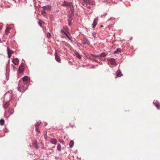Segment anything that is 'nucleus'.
<instances>
[{"mask_svg":"<svg viewBox=\"0 0 160 160\" xmlns=\"http://www.w3.org/2000/svg\"><path fill=\"white\" fill-rule=\"evenodd\" d=\"M94 3L93 0H82V5L88 8H90V5H93Z\"/></svg>","mask_w":160,"mask_h":160,"instance_id":"obj_1","label":"nucleus"},{"mask_svg":"<svg viewBox=\"0 0 160 160\" xmlns=\"http://www.w3.org/2000/svg\"><path fill=\"white\" fill-rule=\"evenodd\" d=\"M27 86V85H26ZM27 88V86H24L23 85H19L18 87V90L21 92H24Z\"/></svg>","mask_w":160,"mask_h":160,"instance_id":"obj_2","label":"nucleus"},{"mask_svg":"<svg viewBox=\"0 0 160 160\" xmlns=\"http://www.w3.org/2000/svg\"><path fill=\"white\" fill-rule=\"evenodd\" d=\"M72 3L71 2H67L66 1H63L61 5L64 7H70L72 5Z\"/></svg>","mask_w":160,"mask_h":160,"instance_id":"obj_3","label":"nucleus"},{"mask_svg":"<svg viewBox=\"0 0 160 160\" xmlns=\"http://www.w3.org/2000/svg\"><path fill=\"white\" fill-rule=\"evenodd\" d=\"M108 62L112 65H115L116 64L115 60L113 58H111L108 59Z\"/></svg>","mask_w":160,"mask_h":160,"instance_id":"obj_4","label":"nucleus"},{"mask_svg":"<svg viewBox=\"0 0 160 160\" xmlns=\"http://www.w3.org/2000/svg\"><path fill=\"white\" fill-rule=\"evenodd\" d=\"M41 123V122H38L35 124V127L36 128V131L37 132H39V133L40 132V131L39 130V126Z\"/></svg>","mask_w":160,"mask_h":160,"instance_id":"obj_5","label":"nucleus"},{"mask_svg":"<svg viewBox=\"0 0 160 160\" xmlns=\"http://www.w3.org/2000/svg\"><path fill=\"white\" fill-rule=\"evenodd\" d=\"M24 67L23 64L22 63L21 65L19 66V72L21 73H22L24 70Z\"/></svg>","mask_w":160,"mask_h":160,"instance_id":"obj_6","label":"nucleus"},{"mask_svg":"<svg viewBox=\"0 0 160 160\" xmlns=\"http://www.w3.org/2000/svg\"><path fill=\"white\" fill-rule=\"evenodd\" d=\"M55 59L58 62H61V59L60 57L58 55L57 52H56L55 53Z\"/></svg>","mask_w":160,"mask_h":160,"instance_id":"obj_7","label":"nucleus"},{"mask_svg":"<svg viewBox=\"0 0 160 160\" xmlns=\"http://www.w3.org/2000/svg\"><path fill=\"white\" fill-rule=\"evenodd\" d=\"M7 49L8 56V57L10 58L11 55L14 53V52L12 50H10L8 47L7 48Z\"/></svg>","mask_w":160,"mask_h":160,"instance_id":"obj_8","label":"nucleus"},{"mask_svg":"<svg viewBox=\"0 0 160 160\" xmlns=\"http://www.w3.org/2000/svg\"><path fill=\"white\" fill-rule=\"evenodd\" d=\"M12 95L10 93H7L4 95L5 98H9V101L12 98Z\"/></svg>","mask_w":160,"mask_h":160,"instance_id":"obj_9","label":"nucleus"},{"mask_svg":"<svg viewBox=\"0 0 160 160\" xmlns=\"http://www.w3.org/2000/svg\"><path fill=\"white\" fill-rule=\"evenodd\" d=\"M153 103L158 109H160V103L157 101H154Z\"/></svg>","mask_w":160,"mask_h":160,"instance_id":"obj_10","label":"nucleus"},{"mask_svg":"<svg viewBox=\"0 0 160 160\" xmlns=\"http://www.w3.org/2000/svg\"><path fill=\"white\" fill-rule=\"evenodd\" d=\"M98 19L97 18L94 19L93 23L92 24V27L93 28H94L95 27L96 25L97 24L98 22Z\"/></svg>","mask_w":160,"mask_h":160,"instance_id":"obj_11","label":"nucleus"},{"mask_svg":"<svg viewBox=\"0 0 160 160\" xmlns=\"http://www.w3.org/2000/svg\"><path fill=\"white\" fill-rule=\"evenodd\" d=\"M70 8V12L71 13V14L72 16L74 15V8L73 5L72 4V5L70 7H69Z\"/></svg>","mask_w":160,"mask_h":160,"instance_id":"obj_12","label":"nucleus"},{"mask_svg":"<svg viewBox=\"0 0 160 160\" xmlns=\"http://www.w3.org/2000/svg\"><path fill=\"white\" fill-rule=\"evenodd\" d=\"M12 61L13 63L15 65H18V64L19 62L18 59L17 58H15L13 59Z\"/></svg>","mask_w":160,"mask_h":160,"instance_id":"obj_13","label":"nucleus"},{"mask_svg":"<svg viewBox=\"0 0 160 160\" xmlns=\"http://www.w3.org/2000/svg\"><path fill=\"white\" fill-rule=\"evenodd\" d=\"M50 142L52 144L56 145L57 144V141L56 139L52 138L51 139Z\"/></svg>","mask_w":160,"mask_h":160,"instance_id":"obj_14","label":"nucleus"},{"mask_svg":"<svg viewBox=\"0 0 160 160\" xmlns=\"http://www.w3.org/2000/svg\"><path fill=\"white\" fill-rule=\"evenodd\" d=\"M117 76L118 77H120L121 76H122V74L120 70L119 69L117 71Z\"/></svg>","mask_w":160,"mask_h":160,"instance_id":"obj_15","label":"nucleus"},{"mask_svg":"<svg viewBox=\"0 0 160 160\" xmlns=\"http://www.w3.org/2000/svg\"><path fill=\"white\" fill-rule=\"evenodd\" d=\"M14 109L12 108H9L8 110V112L10 113V115L14 113Z\"/></svg>","mask_w":160,"mask_h":160,"instance_id":"obj_16","label":"nucleus"},{"mask_svg":"<svg viewBox=\"0 0 160 160\" xmlns=\"http://www.w3.org/2000/svg\"><path fill=\"white\" fill-rule=\"evenodd\" d=\"M83 43L84 44L89 45L90 43V42L88 40H85L83 41Z\"/></svg>","mask_w":160,"mask_h":160,"instance_id":"obj_17","label":"nucleus"},{"mask_svg":"<svg viewBox=\"0 0 160 160\" xmlns=\"http://www.w3.org/2000/svg\"><path fill=\"white\" fill-rule=\"evenodd\" d=\"M28 76H25L22 78V80L23 82L27 81L28 80Z\"/></svg>","mask_w":160,"mask_h":160,"instance_id":"obj_18","label":"nucleus"},{"mask_svg":"<svg viewBox=\"0 0 160 160\" xmlns=\"http://www.w3.org/2000/svg\"><path fill=\"white\" fill-rule=\"evenodd\" d=\"M121 49L119 48H118L117 49V50L114 51V53H118L121 52Z\"/></svg>","mask_w":160,"mask_h":160,"instance_id":"obj_19","label":"nucleus"},{"mask_svg":"<svg viewBox=\"0 0 160 160\" xmlns=\"http://www.w3.org/2000/svg\"><path fill=\"white\" fill-rule=\"evenodd\" d=\"M61 146L60 144H58V145L57 146V149L58 151L60 152L61 151Z\"/></svg>","mask_w":160,"mask_h":160,"instance_id":"obj_20","label":"nucleus"},{"mask_svg":"<svg viewBox=\"0 0 160 160\" xmlns=\"http://www.w3.org/2000/svg\"><path fill=\"white\" fill-rule=\"evenodd\" d=\"M74 142L73 141H71L69 143V146L71 148H72L73 146Z\"/></svg>","mask_w":160,"mask_h":160,"instance_id":"obj_21","label":"nucleus"},{"mask_svg":"<svg viewBox=\"0 0 160 160\" xmlns=\"http://www.w3.org/2000/svg\"><path fill=\"white\" fill-rule=\"evenodd\" d=\"M50 9L51 7L50 6L48 5L46 6L45 8L44 9V10L49 11L50 10Z\"/></svg>","mask_w":160,"mask_h":160,"instance_id":"obj_22","label":"nucleus"},{"mask_svg":"<svg viewBox=\"0 0 160 160\" xmlns=\"http://www.w3.org/2000/svg\"><path fill=\"white\" fill-rule=\"evenodd\" d=\"M72 16L71 14L70 16H68V21H71L72 22V16Z\"/></svg>","mask_w":160,"mask_h":160,"instance_id":"obj_23","label":"nucleus"},{"mask_svg":"<svg viewBox=\"0 0 160 160\" xmlns=\"http://www.w3.org/2000/svg\"><path fill=\"white\" fill-rule=\"evenodd\" d=\"M100 55V58L101 57H104L107 55V54L105 52H102L101 53Z\"/></svg>","mask_w":160,"mask_h":160,"instance_id":"obj_24","label":"nucleus"},{"mask_svg":"<svg viewBox=\"0 0 160 160\" xmlns=\"http://www.w3.org/2000/svg\"><path fill=\"white\" fill-rule=\"evenodd\" d=\"M9 105V103L8 102H7L4 104L3 105V107L4 108H7Z\"/></svg>","mask_w":160,"mask_h":160,"instance_id":"obj_25","label":"nucleus"},{"mask_svg":"<svg viewBox=\"0 0 160 160\" xmlns=\"http://www.w3.org/2000/svg\"><path fill=\"white\" fill-rule=\"evenodd\" d=\"M41 14L42 15L45 16L47 15V13L45 10H43L41 12Z\"/></svg>","mask_w":160,"mask_h":160,"instance_id":"obj_26","label":"nucleus"},{"mask_svg":"<svg viewBox=\"0 0 160 160\" xmlns=\"http://www.w3.org/2000/svg\"><path fill=\"white\" fill-rule=\"evenodd\" d=\"M10 28H9L7 27L5 30V33L7 34L9 32Z\"/></svg>","mask_w":160,"mask_h":160,"instance_id":"obj_27","label":"nucleus"},{"mask_svg":"<svg viewBox=\"0 0 160 160\" xmlns=\"http://www.w3.org/2000/svg\"><path fill=\"white\" fill-rule=\"evenodd\" d=\"M4 121L3 119H1L0 120V124L1 125H2L4 124Z\"/></svg>","mask_w":160,"mask_h":160,"instance_id":"obj_28","label":"nucleus"},{"mask_svg":"<svg viewBox=\"0 0 160 160\" xmlns=\"http://www.w3.org/2000/svg\"><path fill=\"white\" fill-rule=\"evenodd\" d=\"M92 56L93 57H96L98 58H100L99 55L92 54Z\"/></svg>","mask_w":160,"mask_h":160,"instance_id":"obj_29","label":"nucleus"},{"mask_svg":"<svg viewBox=\"0 0 160 160\" xmlns=\"http://www.w3.org/2000/svg\"><path fill=\"white\" fill-rule=\"evenodd\" d=\"M76 56L77 58H81V55L78 53H77L76 54Z\"/></svg>","mask_w":160,"mask_h":160,"instance_id":"obj_30","label":"nucleus"},{"mask_svg":"<svg viewBox=\"0 0 160 160\" xmlns=\"http://www.w3.org/2000/svg\"><path fill=\"white\" fill-rule=\"evenodd\" d=\"M59 142L63 145L65 144V143L64 142V141L63 140H59Z\"/></svg>","mask_w":160,"mask_h":160,"instance_id":"obj_31","label":"nucleus"},{"mask_svg":"<svg viewBox=\"0 0 160 160\" xmlns=\"http://www.w3.org/2000/svg\"><path fill=\"white\" fill-rule=\"evenodd\" d=\"M64 34L65 35L67 36V37L68 38V39H69V40L71 39L68 36V34L67 33L65 32Z\"/></svg>","mask_w":160,"mask_h":160,"instance_id":"obj_32","label":"nucleus"},{"mask_svg":"<svg viewBox=\"0 0 160 160\" xmlns=\"http://www.w3.org/2000/svg\"><path fill=\"white\" fill-rule=\"evenodd\" d=\"M38 24H39V26L41 27H42V23H41L40 22H38Z\"/></svg>","mask_w":160,"mask_h":160,"instance_id":"obj_33","label":"nucleus"},{"mask_svg":"<svg viewBox=\"0 0 160 160\" xmlns=\"http://www.w3.org/2000/svg\"><path fill=\"white\" fill-rule=\"evenodd\" d=\"M71 21H68V24L69 26L71 25Z\"/></svg>","mask_w":160,"mask_h":160,"instance_id":"obj_34","label":"nucleus"},{"mask_svg":"<svg viewBox=\"0 0 160 160\" xmlns=\"http://www.w3.org/2000/svg\"><path fill=\"white\" fill-rule=\"evenodd\" d=\"M12 67L13 68V70H16V68L15 66H14L12 64Z\"/></svg>","mask_w":160,"mask_h":160,"instance_id":"obj_35","label":"nucleus"},{"mask_svg":"<svg viewBox=\"0 0 160 160\" xmlns=\"http://www.w3.org/2000/svg\"><path fill=\"white\" fill-rule=\"evenodd\" d=\"M47 36L48 37H50L51 36V35L50 33H48V34L47 35Z\"/></svg>","mask_w":160,"mask_h":160,"instance_id":"obj_36","label":"nucleus"},{"mask_svg":"<svg viewBox=\"0 0 160 160\" xmlns=\"http://www.w3.org/2000/svg\"><path fill=\"white\" fill-rule=\"evenodd\" d=\"M61 32H62V33H64L65 32L63 30H61Z\"/></svg>","mask_w":160,"mask_h":160,"instance_id":"obj_37","label":"nucleus"},{"mask_svg":"<svg viewBox=\"0 0 160 160\" xmlns=\"http://www.w3.org/2000/svg\"><path fill=\"white\" fill-rule=\"evenodd\" d=\"M36 146H35V148H36V149H38V147L37 145V144L36 143Z\"/></svg>","mask_w":160,"mask_h":160,"instance_id":"obj_38","label":"nucleus"},{"mask_svg":"<svg viewBox=\"0 0 160 160\" xmlns=\"http://www.w3.org/2000/svg\"><path fill=\"white\" fill-rule=\"evenodd\" d=\"M46 7V6H43V7H42V8H43V9H44V10H44V9Z\"/></svg>","mask_w":160,"mask_h":160,"instance_id":"obj_39","label":"nucleus"},{"mask_svg":"<svg viewBox=\"0 0 160 160\" xmlns=\"http://www.w3.org/2000/svg\"><path fill=\"white\" fill-rule=\"evenodd\" d=\"M101 27H103V26L102 25H101Z\"/></svg>","mask_w":160,"mask_h":160,"instance_id":"obj_40","label":"nucleus"},{"mask_svg":"<svg viewBox=\"0 0 160 160\" xmlns=\"http://www.w3.org/2000/svg\"><path fill=\"white\" fill-rule=\"evenodd\" d=\"M106 15H107V14H106H106H105L104 15V16H105Z\"/></svg>","mask_w":160,"mask_h":160,"instance_id":"obj_41","label":"nucleus"},{"mask_svg":"<svg viewBox=\"0 0 160 160\" xmlns=\"http://www.w3.org/2000/svg\"><path fill=\"white\" fill-rule=\"evenodd\" d=\"M110 19H111V18H110V19H108V21H109V20H110Z\"/></svg>","mask_w":160,"mask_h":160,"instance_id":"obj_42","label":"nucleus"},{"mask_svg":"<svg viewBox=\"0 0 160 160\" xmlns=\"http://www.w3.org/2000/svg\"><path fill=\"white\" fill-rule=\"evenodd\" d=\"M2 28H0V29H2Z\"/></svg>","mask_w":160,"mask_h":160,"instance_id":"obj_43","label":"nucleus"}]
</instances>
